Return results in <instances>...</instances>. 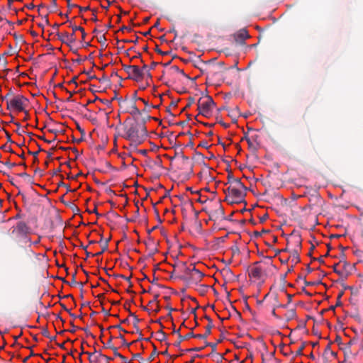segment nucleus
<instances>
[{"label":"nucleus","instance_id":"4","mask_svg":"<svg viewBox=\"0 0 363 363\" xmlns=\"http://www.w3.org/2000/svg\"><path fill=\"white\" fill-rule=\"evenodd\" d=\"M123 69L128 74V78L135 81H140L143 79L145 72L147 71V67L145 65L142 68L137 65H124Z\"/></svg>","mask_w":363,"mask_h":363},{"label":"nucleus","instance_id":"7","mask_svg":"<svg viewBox=\"0 0 363 363\" xmlns=\"http://www.w3.org/2000/svg\"><path fill=\"white\" fill-rule=\"evenodd\" d=\"M126 136L129 140H135L138 137L136 128L134 126H130L126 130Z\"/></svg>","mask_w":363,"mask_h":363},{"label":"nucleus","instance_id":"2","mask_svg":"<svg viewBox=\"0 0 363 363\" xmlns=\"http://www.w3.org/2000/svg\"><path fill=\"white\" fill-rule=\"evenodd\" d=\"M28 99L22 95H16L7 102L8 109L12 111L23 112L28 106Z\"/></svg>","mask_w":363,"mask_h":363},{"label":"nucleus","instance_id":"6","mask_svg":"<svg viewBox=\"0 0 363 363\" xmlns=\"http://www.w3.org/2000/svg\"><path fill=\"white\" fill-rule=\"evenodd\" d=\"M58 38L63 43L67 45H70L75 42V37L74 33L69 34L67 32L60 33L57 34Z\"/></svg>","mask_w":363,"mask_h":363},{"label":"nucleus","instance_id":"9","mask_svg":"<svg viewBox=\"0 0 363 363\" xmlns=\"http://www.w3.org/2000/svg\"><path fill=\"white\" fill-rule=\"evenodd\" d=\"M238 37L241 40H245L249 37V35L245 30H240L238 33Z\"/></svg>","mask_w":363,"mask_h":363},{"label":"nucleus","instance_id":"11","mask_svg":"<svg viewBox=\"0 0 363 363\" xmlns=\"http://www.w3.org/2000/svg\"><path fill=\"white\" fill-rule=\"evenodd\" d=\"M77 30H79L82 32V38L84 39V37H85V32H84V30L83 28H82L81 26H75L73 28V33H74Z\"/></svg>","mask_w":363,"mask_h":363},{"label":"nucleus","instance_id":"16","mask_svg":"<svg viewBox=\"0 0 363 363\" xmlns=\"http://www.w3.org/2000/svg\"><path fill=\"white\" fill-rule=\"evenodd\" d=\"M272 315L274 316H276V313H275V309L274 308L273 311H272Z\"/></svg>","mask_w":363,"mask_h":363},{"label":"nucleus","instance_id":"5","mask_svg":"<svg viewBox=\"0 0 363 363\" xmlns=\"http://www.w3.org/2000/svg\"><path fill=\"white\" fill-rule=\"evenodd\" d=\"M189 277L190 279L194 283H199L204 277V274L199 269L194 267L189 269Z\"/></svg>","mask_w":363,"mask_h":363},{"label":"nucleus","instance_id":"10","mask_svg":"<svg viewBox=\"0 0 363 363\" xmlns=\"http://www.w3.org/2000/svg\"><path fill=\"white\" fill-rule=\"evenodd\" d=\"M287 319L291 320L294 319L296 316V311L295 310H291L287 312L286 314Z\"/></svg>","mask_w":363,"mask_h":363},{"label":"nucleus","instance_id":"8","mask_svg":"<svg viewBox=\"0 0 363 363\" xmlns=\"http://www.w3.org/2000/svg\"><path fill=\"white\" fill-rule=\"evenodd\" d=\"M262 274V272L259 267H253L250 271V276L255 279H260Z\"/></svg>","mask_w":363,"mask_h":363},{"label":"nucleus","instance_id":"3","mask_svg":"<svg viewBox=\"0 0 363 363\" xmlns=\"http://www.w3.org/2000/svg\"><path fill=\"white\" fill-rule=\"evenodd\" d=\"M197 106L200 114L208 117L213 113L215 103L211 97L206 96L199 99Z\"/></svg>","mask_w":363,"mask_h":363},{"label":"nucleus","instance_id":"14","mask_svg":"<svg viewBox=\"0 0 363 363\" xmlns=\"http://www.w3.org/2000/svg\"><path fill=\"white\" fill-rule=\"evenodd\" d=\"M211 325L210 324H208L206 327V333H205V335L206 337L211 333Z\"/></svg>","mask_w":363,"mask_h":363},{"label":"nucleus","instance_id":"15","mask_svg":"<svg viewBox=\"0 0 363 363\" xmlns=\"http://www.w3.org/2000/svg\"><path fill=\"white\" fill-rule=\"evenodd\" d=\"M196 337H199V338H205L206 336L205 334H203V335H196Z\"/></svg>","mask_w":363,"mask_h":363},{"label":"nucleus","instance_id":"12","mask_svg":"<svg viewBox=\"0 0 363 363\" xmlns=\"http://www.w3.org/2000/svg\"><path fill=\"white\" fill-rule=\"evenodd\" d=\"M40 239H41V237L40 236L35 241H31L30 240H29V242H30V246L31 245H34V246H37L40 242Z\"/></svg>","mask_w":363,"mask_h":363},{"label":"nucleus","instance_id":"13","mask_svg":"<svg viewBox=\"0 0 363 363\" xmlns=\"http://www.w3.org/2000/svg\"><path fill=\"white\" fill-rule=\"evenodd\" d=\"M140 100L143 101V104H145V110L147 109V111H150V109L152 106H150V105L148 104L147 101H146L145 100L142 99H141Z\"/></svg>","mask_w":363,"mask_h":363},{"label":"nucleus","instance_id":"17","mask_svg":"<svg viewBox=\"0 0 363 363\" xmlns=\"http://www.w3.org/2000/svg\"><path fill=\"white\" fill-rule=\"evenodd\" d=\"M135 111H137L138 113L140 112L138 108H135Z\"/></svg>","mask_w":363,"mask_h":363},{"label":"nucleus","instance_id":"1","mask_svg":"<svg viewBox=\"0 0 363 363\" xmlns=\"http://www.w3.org/2000/svg\"><path fill=\"white\" fill-rule=\"evenodd\" d=\"M245 186L240 180L235 179L232 182L227 189V197L231 202L241 201L245 195Z\"/></svg>","mask_w":363,"mask_h":363}]
</instances>
